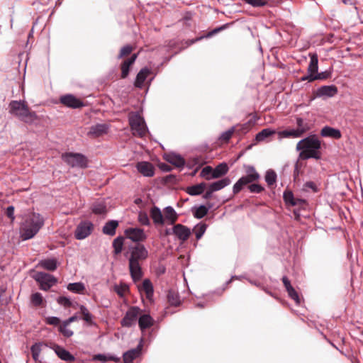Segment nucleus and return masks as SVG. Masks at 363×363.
Here are the masks:
<instances>
[{"label":"nucleus","instance_id":"56","mask_svg":"<svg viewBox=\"0 0 363 363\" xmlns=\"http://www.w3.org/2000/svg\"><path fill=\"white\" fill-rule=\"evenodd\" d=\"M248 189L251 193L259 194L264 191V187L258 184H251L248 186Z\"/></svg>","mask_w":363,"mask_h":363},{"label":"nucleus","instance_id":"25","mask_svg":"<svg viewBox=\"0 0 363 363\" xmlns=\"http://www.w3.org/2000/svg\"><path fill=\"white\" fill-rule=\"evenodd\" d=\"M43 347H48V345L43 342H37L30 347L32 357L35 362H40V354Z\"/></svg>","mask_w":363,"mask_h":363},{"label":"nucleus","instance_id":"27","mask_svg":"<svg viewBox=\"0 0 363 363\" xmlns=\"http://www.w3.org/2000/svg\"><path fill=\"white\" fill-rule=\"evenodd\" d=\"M118 225V222L116 220H111L106 223L103 227L102 231L105 235L113 236L116 234V229Z\"/></svg>","mask_w":363,"mask_h":363},{"label":"nucleus","instance_id":"14","mask_svg":"<svg viewBox=\"0 0 363 363\" xmlns=\"http://www.w3.org/2000/svg\"><path fill=\"white\" fill-rule=\"evenodd\" d=\"M138 171L144 177H151L154 175L155 169L152 164L146 161L138 162L136 164Z\"/></svg>","mask_w":363,"mask_h":363},{"label":"nucleus","instance_id":"44","mask_svg":"<svg viewBox=\"0 0 363 363\" xmlns=\"http://www.w3.org/2000/svg\"><path fill=\"white\" fill-rule=\"evenodd\" d=\"M143 290L145 292L147 297L150 298L153 294V286L151 281L146 279L143 281Z\"/></svg>","mask_w":363,"mask_h":363},{"label":"nucleus","instance_id":"4","mask_svg":"<svg viewBox=\"0 0 363 363\" xmlns=\"http://www.w3.org/2000/svg\"><path fill=\"white\" fill-rule=\"evenodd\" d=\"M9 108L11 114L26 123H31L36 119L35 112L29 110L24 101H11Z\"/></svg>","mask_w":363,"mask_h":363},{"label":"nucleus","instance_id":"47","mask_svg":"<svg viewBox=\"0 0 363 363\" xmlns=\"http://www.w3.org/2000/svg\"><path fill=\"white\" fill-rule=\"evenodd\" d=\"M30 301L34 306H39L43 303V298L40 293L35 292L31 295Z\"/></svg>","mask_w":363,"mask_h":363},{"label":"nucleus","instance_id":"9","mask_svg":"<svg viewBox=\"0 0 363 363\" xmlns=\"http://www.w3.org/2000/svg\"><path fill=\"white\" fill-rule=\"evenodd\" d=\"M144 337H142L140 340L139 344L135 348L129 350L123 353V363H133V361L140 357L143 347Z\"/></svg>","mask_w":363,"mask_h":363},{"label":"nucleus","instance_id":"20","mask_svg":"<svg viewBox=\"0 0 363 363\" xmlns=\"http://www.w3.org/2000/svg\"><path fill=\"white\" fill-rule=\"evenodd\" d=\"M150 217L156 225H162L164 224V218L161 210L157 206H154L150 209Z\"/></svg>","mask_w":363,"mask_h":363},{"label":"nucleus","instance_id":"2","mask_svg":"<svg viewBox=\"0 0 363 363\" xmlns=\"http://www.w3.org/2000/svg\"><path fill=\"white\" fill-rule=\"evenodd\" d=\"M320 141L315 136L306 137L301 140L296 145V150L300 151L299 158L301 160L311 158L319 160L320 158Z\"/></svg>","mask_w":363,"mask_h":363},{"label":"nucleus","instance_id":"7","mask_svg":"<svg viewBox=\"0 0 363 363\" xmlns=\"http://www.w3.org/2000/svg\"><path fill=\"white\" fill-rule=\"evenodd\" d=\"M33 279L39 283L40 289L44 291L49 290L57 281L54 276L43 272H36L33 275Z\"/></svg>","mask_w":363,"mask_h":363},{"label":"nucleus","instance_id":"12","mask_svg":"<svg viewBox=\"0 0 363 363\" xmlns=\"http://www.w3.org/2000/svg\"><path fill=\"white\" fill-rule=\"evenodd\" d=\"M260 177V175H248L242 176L240 177L237 182L233 185V191L234 194L239 193L245 186L247 184H251L253 182L258 180Z\"/></svg>","mask_w":363,"mask_h":363},{"label":"nucleus","instance_id":"31","mask_svg":"<svg viewBox=\"0 0 363 363\" xmlns=\"http://www.w3.org/2000/svg\"><path fill=\"white\" fill-rule=\"evenodd\" d=\"M228 171V167L226 163L222 162L213 169V174L211 177L216 179L225 175Z\"/></svg>","mask_w":363,"mask_h":363},{"label":"nucleus","instance_id":"61","mask_svg":"<svg viewBox=\"0 0 363 363\" xmlns=\"http://www.w3.org/2000/svg\"><path fill=\"white\" fill-rule=\"evenodd\" d=\"M245 169L246 174L248 175H259V174L256 171L255 168L252 165H245Z\"/></svg>","mask_w":363,"mask_h":363},{"label":"nucleus","instance_id":"23","mask_svg":"<svg viewBox=\"0 0 363 363\" xmlns=\"http://www.w3.org/2000/svg\"><path fill=\"white\" fill-rule=\"evenodd\" d=\"M138 57L137 54H133L130 58L125 60L121 65V78L125 79L128 77L130 67L135 62Z\"/></svg>","mask_w":363,"mask_h":363},{"label":"nucleus","instance_id":"30","mask_svg":"<svg viewBox=\"0 0 363 363\" xmlns=\"http://www.w3.org/2000/svg\"><path fill=\"white\" fill-rule=\"evenodd\" d=\"M231 181L228 177H225L222 179L213 182L210 184L209 187L211 189V191H219L224 187L228 186L230 184Z\"/></svg>","mask_w":363,"mask_h":363},{"label":"nucleus","instance_id":"21","mask_svg":"<svg viewBox=\"0 0 363 363\" xmlns=\"http://www.w3.org/2000/svg\"><path fill=\"white\" fill-rule=\"evenodd\" d=\"M164 222L167 221L169 225H173L178 219V214L173 207L167 206L164 208Z\"/></svg>","mask_w":363,"mask_h":363},{"label":"nucleus","instance_id":"29","mask_svg":"<svg viewBox=\"0 0 363 363\" xmlns=\"http://www.w3.org/2000/svg\"><path fill=\"white\" fill-rule=\"evenodd\" d=\"M92 360L101 362L113 361L115 362H119L121 361V358L112 354H97L93 356Z\"/></svg>","mask_w":363,"mask_h":363},{"label":"nucleus","instance_id":"63","mask_svg":"<svg viewBox=\"0 0 363 363\" xmlns=\"http://www.w3.org/2000/svg\"><path fill=\"white\" fill-rule=\"evenodd\" d=\"M282 281H283V284H284L286 291H288L290 288H293V286H291V284L290 283V281L289 280V279L286 277H284L282 278Z\"/></svg>","mask_w":363,"mask_h":363},{"label":"nucleus","instance_id":"39","mask_svg":"<svg viewBox=\"0 0 363 363\" xmlns=\"http://www.w3.org/2000/svg\"><path fill=\"white\" fill-rule=\"evenodd\" d=\"M91 210L96 214H104L106 212V206L103 201H96L93 203Z\"/></svg>","mask_w":363,"mask_h":363},{"label":"nucleus","instance_id":"28","mask_svg":"<svg viewBox=\"0 0 363 363\" xmlns=\"http://www.w3.org/2000/svg\"><path fill=\"white\" fill-rule=\"evenodd\" d=\"M166 160L177 167H182L184 165L185 161L180 155L177 154H169L166 155Z\"/></svg>","mask_w":363,"mask_h":363},{"label":"nucleus","instance_id":"48","mask_svg":"<svg viewBox=\"0 0 363 363\" xmlns=\"http://www.w3.org/2000/svg\"><path fill=\"white\" fill-rule=\"evenodd\" d=\"M68 325H69L66 324V323L64 321L59 326L60 332L66 337H69L73 335V332L67 328Z\"/></svg>","mask_w":363,"mask_h":363},{"label":"nucleus","instance_id":"57","mask_svg":"<svg viewBox=\"0 0 363 363\" xmlns=\"http://www.w3.org/2000/svg\"><path fill=\"white\" fill-rule=\"evenodd\" d=\"M246 3L254 7H261L267 4L266 0H245Z\"/></svg>","mask_w":363,"mask_h":363},{"label":"nucleus","instance_id":"5","mask_svg":"<svg viewBox=\"0 0 363 363\" xmlns=\"http://www.w3.org/2000/svg\"><path fill=\"white\" fill-rule=\"evenodd\" d=\"M129 123L134 135L143 138L147 132L144 118L139 113H133L129 116Z\"/></svg>","mask_w":363,"mask_h":363},{"label":"nucleus","instance_id":"53","mask_svg":"<svg viewBox=\"0 0 363 363\" xmlns=\"http://www.w3.org/2000/svg\"><path fill=\"white\" fill-rule=\"evenodd\" d=\"M138 221L143 225L148 226L150 225L149 217H148L147 214L145 212L139 213Z\"/></svg>","mask_w":363,"mask_h":363},{"label":"nucleus","instance_id":"33","mask_svg":"<svg viewBox=\"0 0 363 363\" xmlns=\"http://www.w3.org/2000/svg\"><path fill=\"white\" fill-rule=\"evenodd\" d=\"M301 130L297 129H291V130H284L279 131L278 135L280 138H298L301 137L303 134L301 133Z\"/></svg>","mask_w":363,"mask_h":363},{"label":"nucleus","instance_id":"46","mask_svg":"<svg viewBox=\"0 0 363 363\" xmlns=\"http://www.w3.org/2000/svg\"><path fill=\"white\" fill-rule=\"evenodd\" d=\"M213 174V169L211 166L203 167L200 173L201 177H204L207 180L213 179L211 175Z\"/></svg>","mask_w":363,"mask_h":363},{"label":"nucleus","instance_id":"16","mask_svg":"<svg viewBox=\"0 0 363 363\" xmlns=\"http://www.w3.org/2000/svg\"><path fill=\"white\" fill-rule=\"evenodd\" d=\"M50 348L52 349L55 354L57 355L59 358L64 361H74L75 357L72 355L68 350H65L62 347L57 345L52 344L50 346Z\"/></svg>","mask_w":363,"mask_h":363},{"label":"nucleus","instance_id":"55","mask_svg":"<svg viewBox=\"0 0 363 363\" xmlns=\"http://www.w3.org/2000/svg\"><path fill=\"white\" fill-rule=\"evenodd\" d=\"M296 125L298 128L297 130H301L302 132L301 133L303 134L305 132H306L308 130V126L306 123H304L303 120L301 118H296Z\"/></svg>","mask_w":363,"mask_h":363},{"label":"nucleus","instance_id":"62","mask_svg":"<svg viewBox=\"0 0 363 363\" xmlns=\"http://www.w3.org/2000/svg\"><path fill=\"white\" fill-rule=\"evenodd\" d=\"M13 213L14 207L13 206H8L6 210V215L7 216L8 218H9L11 220V221H13L15 219Z\"/></svg>","mask_w":363,"mask_h":363},{"label":"nucleus","instance_id":"17","mask_svg":"<svg viewBox=\"0 0 363 363\" xmlns=\"http://www.w3.org/2000/svg\"><path fill=\"white\" fill-rule=\"evenodd\" d=\"M108 126L106 123H97L89 128L87 135L90 137L96 138L106 133Z\"/></svg>","mask_w":363,"mask_h":363},{"label":"nucleus","instance_id":"64","mask_svg":"<svg viewBox=\"0 0 363 363\" xmlns=\"http://www.w3.org/2000/svg\"><path fill=\"white\" fill-rule=\"evenodd\" d=\"M305 187L306 188H309L311 189H312L313 191H317V186L315 184L314 182H307L306 184H305Z\"/></svg>","mask_w":363,"mask_h":363},{"label":"nucleus","instance_id":"42","mask_svg":"<svg viewBox=\"0 0 363 363\" xmlns=\"http://www.w3.org/2000/svg\"><path fill=\"white\" fill-rule=\"evenodd\" d=\"M277 175L274 170L268 169L265 174V182L269 186H272L277 181Z\"/></svg>","mask_w":363,"mask_h":363},{"label":"nucleus","instance_id":"24","mask_svg":"<svg viewBox=\"0 0 363 363\" xmlns=\"http://www.w3.org/2000/svg\"><path fill=\"white\" fill-rule=\"evenodd\" d=\"M320 134L323 137H328L334 139H339L342 134L340 130L330 126H325L322 128Z\"/></svg>","mask_w":363,"mask_h":363},{"label":"nucleus","instance_id":"50","mask_svg":"<svg viewBox=\"0 0 363 363\" xmlns=\"http://www.w3.org/2000/svg\"><path fill=\"white\" fill-rule=\"evenodd\" d=\"M235 127L233 126V127L230 128V129H228V130L222 133L219 139L223 141L228 142L230 139V138L232 137V135L235 133Z\"/></svg>","mask_w":363,"mask_h":363},{"label":"nucleus","instance_id":"11","mask_svg":"<svg viewBox=\"0 0 363 363\" xmlns=\"http://www.w3.org/2000/svg\"><path fill=\"white\" fill-rule=\"evenodd\" d=\"M124 233L126 237L133 242H139L145 240L147 238L144 230L139 228H128Z\"/></svg>","mask_w":363,"mask_h":363},{"label":"nucleus","instance_id":"58","mask_svg":"<svg viewBox=\"0 0 363 363\" xmlns=\"http://www.w3.org/2000/svg\"><path fill=\"white\" fill-rule=\"evenodd\" d=\"M46 323L52 325H60V319L55 316H49L45 319Z\"/></svg>","mask_w":363,"mask_h":363},{"label":"nucleus","instance_id":"54","mask_svg":"<svg viewBox=\"0 0 363 363\" xmlns=\"http://www.w3.org/2000/svg\"><path fill=\"white\" fill-rule=\"evenodd\" d=\"M132 51H133V47L131 45H125L121 49L119 55L118 56V58L121 59L125 56H127L129 54H130Z\"/></svg>","mask_w":363,"mask_h":363},{"label":"nucleus","instance_id":"19","mask_svg":"<svg viewBox=\"0 0 363 363\" xmlns=\"http://www.w3.org/2000/svg\"><path fill=\"white\" fill-rule=\"evenodd\" d=\"M155 320L149 314L141 315L138 318V325L142 333H144L145 329L150 328L154 325Z\"/></svg>","mask_w":363,"mask_h":363},{"label":"nucleus","instance_id":"60","mask_svg":"<svg viewBox=\"0 0 363 363\" xmlns=\"http://www.w3.org/2000/svg\"><path fill=\"white\" fill-rule=\"evenodd\" d=\"M57 302L59 304L62 305L65 307H69L72 305V301L69 298L66 296H60L57 298Z\"/></svg>","mask_w":363,"mask_h":363},{"label":"nucleus","instance_id":"36","mask_svg":"<svg viewBox=\"0 0 363 363\" xmlns=\"http://www.w3.org/2000/svg\"><path fill=\"white\" fill-rule=\"evenodd\" d=\"M67 289L75 294H83L85 290V286L82 282L70 283L67 285Z\"/></svg>","mask_w":363,"mask_h":363},{"label":"nucleus","instance_id":"18","mask_svg":"<svg viewBox=\"0 0 363 363\" xmlns=\"http://www.w3.org/2000/svg\"><path fill=\"white\" fill-rule=\"evenodd\" d=\"M337 93V88L335 85H325L319 87L316 91L318 97H333Z\"/></svg>","mask_w":363,"mask_h":363},{"label":"nucleus","instance_id":"26","mask_svg":"<svg viewBox=\"0 0 363 363\" xmlns=\"http://www.w3.org/2000/svg\"><path fill=\"white\" fill-rule=\"evenodd\" d=\"M58 263L55 258L45 259L39 262V266L43 269L53 272L57 267Z\"/></svg>","mask_w":363,"mask_h":363},{"label":"nucleus","instance_id":"43","mask_svg":"<svg viewBox=\"0 0 363 363\" xmlns=\"http://www.w3.org/2000/svg\"><path fill=\"white\" fill-rule=\"evenodd\" d=\"M206 228L207 225L203 223H200L194 227V230L195 231L197 240H200L202 238L206 230Z\"/></svg>","mask_w":363,"mask_h":363},{"label":"nucleus","instance_id":"22","mask_svg":"<svg viewBox=\"0 0 363 363\" xmlns=\"http://www.w3.org/2000/svg\"><path fill=\"white\" fill-rule=\"evenodd\" d=\"M150 69L147 67H144L140 70L136 76L134 86L138 88H143V84L145 82L147 76L150 74Z\"/></svg>","mask_w":363,"mask_h":363},{"label":"nucleus","instance_id":"35","mask_svg":"<svg viewBox=\"0 0 363 363\" xmlns=\"http://www.w3.org/2000/svg\"><path fill=\"white\" fill-rule=\"evenodd\" d=\"M210 207H206L205 205L194 207L192 208L194 216L198 219L203 218L208 213Z\"/></svg>","mask_w":363,"mask_h":363},{"label":"nucleus","instance_id":"41","mask_svg":"<svg viewBox=\"0 0 363 363\" xmlns=\"http://www.w3.org/2000/svg\"><path fill=\"white\" fill-rule=\"evenodd\" d=\"M225 26H226L224 25V26L218 27V28L212 30L211 31L208 32L206 35H203V36H201V37L197 38L196 39H193V40H191L190 41V44L191 45V44H193V43H196V42H197V41H199V40H200L201 39L205 38H211V37L213 36L214 35L217 34L218 32H220V31L223 30V29H225Z\"/></svg>","mask_w":363,"mask_h":363},{"label":"nucleus","instance_id":"3","mask_svg":"<svg viewBox=\"0 0 363 363\" xmlns=\"http://www.w3.org/2000/svg\"><path fill=\"white\" fill-rule=\"evenodd\" d=\"M44 225V218L37 213L28 216L20 228L21 237L23 240L33 238Z\"/></svg>","mask_w":363,"mask_h":363},{"label":"nucleus","instance_id":"10","mask_svg":"<svg viewBox=\"0 0 363 363\" xmlns=\"http://www.w3.org/2000/svg\"><path fill=\"white\" fill-rule=\"evenodd\" d=\"M140 309L137 306L131 307L125 314V316L121 321L122 326L131 327L136 321L139 315Z\"/></svg>","mask_w":363,"mask_h":363},{"label":"nucleus","instance_id":"59","mask_svg":"<svg viewBox=\"0 0 363 363\" xmlns=\"http://www.w3.org/2000/svg\"><path fill=\"white\" fill-rule=\"evenodd\" d=\"M330 76V72L328 71L321 72L320 73L317 72L315 75L313 79H315V80H323L328 79Z\"/></svg>","mask_w":363,"mask_h":363},{"label":"nucleus","instance_id":"45","mask_svg":"<svg viewBox=\"0 0 363 363\" xmlns=\"http://www.w3.org/2000/svg\"><path fill=\"white\" fill-rule=\"evenodd\" d=\"M114 291L120 297H123L128 291V286L123 283L119 285L116 284L114 286Z\"/></svg>","mask_w":363,"mask_h":363},{"label":"nucleus","instance_id":"51","mask_svg":"<svg viewBox=\"0 0 363 363\" xmlns=\"http://www.w3.org/2000/svg\"><path fill=\"white\" fill-rule=\"evenodd\" d=\"M284 199L286 203H290L292 206H296L297 204V201L294 199V195L291 191H284Z\"/></svg>","mask_w":363,"mask_h":363},{"label":"nucleus","instance_id":"6","mask_svg":"<svg viewBox=\"0 0 363 363\" xmlns=\"http://www.w3.org/2000/svg\"><path fill=\"white\" fill-rule=\"evenodd\" d=\"M61 157L71 167L85 168L87 167V160L81 153L66 152L62 154Z\"/></svg>","mask_w":363,"mask_h":363},{"label":"nucleus","instance_id":"8","mask_svg":"<svg viewBox=\"0 0 363 363\" xmlns=\"http://www.w3.org/2000/svg\"><path fill=\"white\" fill-rule=\"evenodd\" d=\"M94 225L89 220L81 221L76 228L74 236L77 240H83L87 238L91 233Z\"/></svg>","mask_w":363,"mask_h":363},{"label":"nucleus","instance_id":"38","mask_svg":"<svg viewBox=\"0 0 363 363\" xmlns=\"http://www.w3.org/2000/svg\"><path fill=\"white\" fill-rule=\"evenodd\" d=\"M167 300L169 303L174 306L180 305L181 300L177 292L174 290H169L167 294Z\"/></svg>","mask_w":363,"mask_h":363},{"label":"nucleus","instance_id":"13","mask_svg":"<svg viewBox=\"0 0 363 363\" xmlns=\"http://www.w3.org/2000/svg\"><path fill=\"white\" fill-rule=\"evenodd\" d=\"M191 233V231L190 228L182 224H176L172 228V234H174L182 242L187 240Z\"/></svg>","mask_w":363,"mask_h":363},{"label":"nucleus","instance_id":"37","mask_svg":"<svg viewBox=\"0 0 363 363\" xmlns=\"http://www.w3.org/2000/svg\"><path fill=\"white\" fill-rule=\"evenodd\" d=\"M318 70V59L316 54L311 55V60L308 67V72L315 74Z\"/></svg>","mask_w":363,"mask_h":363},{"label":"nucleus","instance_id":"32","mask_svg":"<svg viewBox=\"0 0 363 363\" xmlns=\"http://www.w3.org/2000/svg\"><path fill=\"white\" fill-rule=\"evenodd\" d=\"M206 187L205 183H200L196 185L189 186L186 189V192L191 196H197L202 194Z\"/></svg>","mask_w":363,"mask_h":363},{"label":"nucleus","instance_id":"40","mask_svg":"<svg viewBox=\"0 0 363 363\" xmlns=\"http://www.w3.org/2000/svg\"><path fill=\"white\" fill-rule=\"evenodd\" d=\"M123 237L118 236L113 240V247L114 249V253L116 255H118L122 252L123 246Z\"/></svg>","mask_w":363,"mask_h":363},{"label":"nucleus","instance_id":"49","mask_svg":"<svg viewBox=\"0 0 363 363\" xmlns=\"http://www.w3.org/2000/svg\"><path fill=\"white\" fill-rule=\"evenodd\" d=\"M80 313L83 315V320L86 323H90L92 320V315L89 312L88 309L83 305H81Z\"/></svg>","mask_w":363,"mask_h":363},{"label":"nucleus","instance_id":"1","mask_svg":"<svg viewBox=\"0 0 363 363\" xmlns=\"http://www.w3.org/2000/svg\"><path fill=\"white\" fill-rule=\"evenodd\" d=\"M148 257V251L142 244H137L130 248L128 258L129 271L133 281H139L143 277L141 264Z\"/></svg>","mask_w":363,"mask_h":363},{"label":"nucleus","instance_id":"34","mask_svg":"<svg viewBox=\"0 0 363 363\" xmlns=\"http://www.w3.org/2000/svg\"><path fill=\"white\" fill-rule=\"evenodd\" d=\"M275 133H276V131L273 129L264 128L256 135L255 140L257 142H262Z\"/></svg>","mask_w":363,"mask_h":363},{"label":"nucleus","instance_id":"52","mask_svg":"<svg viewBox=\"0 0 363 363\" xmlns=\"http://www.w3.org/2000/svg\"><path fill=\"white\" fill-rule=\"evenodd\" d=\"M288 292V294H289V296L294 300V301L296 302V303L297 305H299L301 303V298L298 294V293L296 292V291L294 289V288H290L288 291H286Z\"/></svg>","mask_w":363,"mask_h":363},{"label":"nucleus","instance_id":"15","mask_svg":"<svg viewBox=\"0 0 363 363\" xmlns=\"http://www.w3.org/2000/svg\"><path fill=\"white\" fill-rule=\"evenodd\" d=\"M60 102L70 108H77L83 106V103L72 94H66L60 97Z\"/></svg>","mask_w":363,"mask_h":363}]
</instances>
